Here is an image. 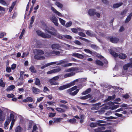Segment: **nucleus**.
Segmentation results:
<instances>
[{
	"mask_svg": "<svg viewBox=\"0 0 132 132\" xmlns=\"http://www.w3.org/2000/svg\"><path fill=\"white\" fill-rule=\"evenodd\" d=\"M33 52L35 54L34 56V58L35 59L41 60L45 59L44 56L40 55L44 54V52L42 51L39 49H35L34 50Z\"/></svg>",
	"mask_w": 132,
	"mask_h": 132,
	"instance_id": "obj_1",
	"label": "nucleus"
},
{
	"mask_svg": "<svg viewBox=\"0 0 132 132\" xmlns=\"http://www.w3.org/2000/svg\"><path fill=\"white\" fill-rule=\"evenodd\" d=\"M43 29L46 32L49 33L54 36H56L57 35V30L54 28L51 27H48L45 26Z\"/></svg>",
	"mask_w": 132,
	"mask_h": 132,
	"instance_id": "obj_2",
	"label": "nucleus"
},
{
	"mask_svg": "<svg viewBox=\"0 0 132 132\" xmlns=\"http://www.w3.org/2000/svg\"><path fill=\"white\" fill-rule=\"evenodd\" d=\"M77 88L76 86H75L72 87L69 89L67 90V92L69 94L72 96H74L76 95L78 92L79 89H77L75 91L72 92L73 91L76 89Z\"/></svg>",
	"mask_w": 132,
	"mask_h": 132,
	"instance_id": "obj_3",
	"label": "nucleus"
},
{
	"mask_svg": "<svg viewBox=\"0 0 132 132\" xmlns=\"http://www.w3.org/2000/svg\"><path fill=\"white\" fill-rule=\"evenodd\" d=\"M60 53L59 51H50L48 52H47L45 54V56L47 57H51L56 55H59Z\"/></svg>",
	"mask_w": 132,
	"mask_h": 132,
	"instance_id": "obj_4",
	"label": "nucleus"
},
{
	"mask_svg": "<svg viewBox=\"0 0 132 132\" xmlns=\"http://www.w3.org/2000/svg\"><path fill=\"white\" fill-rule=\"evenodd\" d=\"M75 81H74L72 82L67 84L61 86L59 87V89L60 90H62L68 88L70 87L75 85Z\"/></svg>",
	"mask_w": 132,
	"mask_h": 132,
	"instance_id": "obj_5",
	"label": "nucleus"
},
{
	"mask_svg": "<svg viewBox=\"0 0 132 132\" xmlns=\"http://www.w3.org/2000/svg\"><path fill=\"white\" fill-rule=\"evenodd\" d=\"M106 122L104 120H100L97 121V123H92L90 124V126L92 127H94L96 126L97 124L100 126H105V124H101V123H105Z\"/></svg>",
	"mask_w": 132,
	"mask_h": 132,
	"instance_id": "obj_6",
	"label": "nucleus"
},
{
	"mask_svg": "<svg viewBox=\"0 0 132 132\" xmlns=\"http://www.w3.org/2000/svg\"><path fill=\"white\" fill-rule=\"evenodd\" d=\"M37 34L42 37L44 38H50L51 37V36L46 34H45L42 32L41 31L38 30L36 31Z\"/></svg>",
	"mask_w": 132,
	"mask_h": 132,
	"instance_id": "obj_7",
	"label": "nucleus"
},
{
	"mask_svg": "<svg viewBox=\"0 0 132 132\" xmlns=\"http://www.w3.org/2000/svg\"><path fill=\"white\" fill-rule=\"evenodd\" d=\"M78 69L76 67H72L68 69H65L64 70V72H76L77 71Z\"/></svg>",
	"mask_w": 132,
	"mask_h": 132,
	"instance_id": "obj_8",
	"label": "nucleus"
},
{
	"mask_svg": "<svg viewBox=\"0 0 132 132\" xmlns=\"http://www.w3.org/2000/svg\"><path fill=\"white\" fill-rule=\"evenodd\" d=\"M61 70V69L59 68H57L56 69L51 70L47 72V74H51L52 73H55L60 71Z\"/></svg>",
	"mask_w": 132,
	"mask_h": 132,
	"instance_id": "obj_9",
	"label": "nucleus"
},
{
	"mask_svg": "<svg viewBox=\"0 0 132 132\" xmlns=\"http://www.w3.org/2000/svg\"><path fill=\"white\" fill-rule=\"evenodd\" d=\"M51 20L53 23L54 25L56 26H58L59 23L58 22V19L55 16H53L50 18Z\"/></svg>",
	"mask_w": 132,
	"mask_h": 132,
	"instance_id": "obj_10",
	"label": "nucleus"
},
{
	"mask_svg": "<svg viewBox=\"0 0 132 132\" xmlns=\"http://www.w3.org/2000/svg\"><path fill=\"white\" fill-rule=\"evenodd\" d=\"M56 63V62H51L49 63H47L44 65L42 66L41 67V68L42 69H43L45 68H46V67H48L50 66L55 64Z\"/></svg>",
	"mask_w": 132,
	"mask_h": 132,
	"instance_id": "obj_11",
	"label": "nucleus"
},
{
	"mask_svg": "<svg viewBox=\"0 0 132 132\" xmlns=\"http://www.w3.org/2000/svg\"><path fill=\"white\" fill-rule=\"evenodd\" d=\"M78 72H72L64 74V77L65 78L71 77L74 75L76 73Z\"/></svg>",
	"mask_w": 132,
	"mask_h": 132,
	"instance_id": "obj_12",
	"label": "nucleus"
},
{
	"mask_svg": "<svg viewBox=\"0 0 132 132\" xmlns=\"http://www.w3.org/2000/svg\"><path fill=\"white\" fill-rule=\"evenodd\" d=\"M71 30L73 32L76 34L77 33L78 31H84V30L80 28H71Z\"/></svg>",
	"mask_w": 132,
	"mask_h": 132,
	"instance_id": "obj_13",
	"label": "nucleus"
},
{
	"mask_svg": "<svg viewBox=\"0 0 132 132\" xmlns=\"http://www.w3.org/2000/svg\"><path fill=\"white\" fill-rule=\"evenodd\" d=\"M52 10L56 15L60 16H62V14L58 11H57L53 7H52L51 8Z\"/></svg>",
	"mask_w": 132,
	"mask_h": 132,
	"instance_id": "obj_14",
	"label": "nucleus"
},
{
	"mask_svg": "<svg viewBox=\"0 0 132 132\" xmlns=\"http://www.w3.org/2000/svg\"><path fill=\"white\" fill-rule=\"evenodd\" d=\"M72 55L80 59H82L84 58V56L81 54L75 53L73 54Z\"/></svg>",
	"mask_w": 132,
	"mask_h": 132,
	"instance_id": "obj_15",
	"label": "nucleus"
},
{
	"mask_svg": "<svg viewBox=\"0 0 132 132\" xmlns=\"http://www.w3.org/2000/svg\"><path fill=\"white\" fill-rule=\"evenodd\" d=\"M109 103L111 104V105H112V107H110V108L112 110H113L119 107L118 105H114L113 102H110Z\"/></svg>",
	"mask_w": 132,
	"mask_h": 132,
	"instance_id": "obj_16",
	"label": "nucleus"
},
{
	"mask_svg": "<svg viewBox=\"0 0 132 132\" xmlns=\"http://www.w3.org/2000/svg\"><path fill=\"white\" fill-rule=\"evenodd\" d=\"M95 12V10L94 9H90L88 11V14L90 16L93 15Z\"/></svg>",
	"mask_w": 132,
	"mask_h": 132,
	"instance_id": "obj_17",
	"label": "nucleus"
},
{
	"mask_svg": "<svg viewBox=\"0 0 132 132\" xmlns=\"http://www.w3.org/2000/svg\"><path fill=\"white\" fill-rule=\"evenodd\" d=\"M32 90L33 93L35 94L38 93L39 92V90L38 89L34 87H32Z\"/></svg>",
	"mask_w": 132,
	"mask_h": 132,
	"instance_id": "obj_18",
	"label": "nucleus"
},
{
	"mask_svg": "<svg viewBox=\"0 0 132 132\" xmlns=\"http://www.w3.org/2000/svg\"><path fill=\"white\" fill-rule=\"evenodd\" d=\"M60 47L59 45L57 44H53L51 46V48L52 49H59Z\"/></svg>",
	"mask_w": 132,
	"mask_h": 132,
	"instance_id": "obj_19",
	"label": "nucleus"
},
{
	"mask_svg": "<svg viewBox=\"0 0 132 132\" xmlns=\"http://www.w3.org/2000/svg\"><path fill=\"white\" fill-rule=\"evenodd\" d=\"M123 4L122 2H120L119 3H117L113 5V7L116 8L119 7L121 6Z\"/></svg>",
	"mask_w": 132,
	"mask_h": 132,
	"instance_id": "obj_20",
	"label": "nucleus"
},
{
	"mask_svg": "<svg viewBox=\"0 0 132 132\" xmlns=\"http://www.w3.org/2000/svg\"><path fill=\"white\" fill-rule=\"evenodd\" d=\"M56 110L57 112L60 113L64 112L66 111V110L65 109L60 108H57Z\"/></svg>",
	"mask_w": 132,
	"mask_h": 132,
	"instance_id": "obj_21",
	"label": "nucleus"
},
{
	"mask_svg": "<svg viewBox=\"0 0 132 132\" xmlns=\"http://www.w3.org/2000/svg\"><path fill=\"white\" fill-rule=\"evenodd\" d=\"M132 16V13H131L128 16L125 21V22L126 23L128 22L130 20Z\"/></svg>",
	"mask_w": 132,
	"mask_h": 132,
	"instance_id": "obj_22",
	"label": "nucleus"
},
{
	"mask_svg": "<svg viewBox=\"0 0 132 132\" xmlns=\"http://www.w3.org/2000/svg\"><path fill=\"white\" fill-rule=\"evenodd\" d=\"M118 38H112L110 39V41L112 43H117L119 41Z\"/></svg>",
	"mask_w": 132,
	"mask_h": 132,
	"instance_id": "obj_23",
	"label": "nucleus"
},
{
	"mask_svg": "<svg viewBox=\"0 0 132 132\" xmlns=\"http://www.w3.org/2000/svg\"><path fill=\"white\" fill-rule=\"evenodd\" d=\"M86 34L90 36H95L93 32L90 31H87L86 32Z\"/></svg>",
	"mask_w": 132,
	"mask_h": 132,
	"instance_id": "obj_24",
	"label": "nucleus"
},
{
	"mask_svg": "<svg viewBox=\"0 0 132 132\" xmlns=\"http://www.w3.org/2000/svg\"><path fill=\"white\" fill-rule=\"evenodd\" d=\"M105 129L104 127H100L97 128L95 129H94L95 132H100L102 130H104Z\"/></svg>",
	"mask_w": 132,
	"mask_h": 132,
	"instance_id": "obj_25",
	"label": "nucleus"
},
{
	"mask_svg": "<svg viewBox=\"0 0 132 132\" xmlns=\"http://www.w3.org/2000/svg\"><path fill=\"white\" fill-rule=\"evenodd\" d=\"M10 120H9V119H8L7 121L5 122L4 126V128L5 129H7L8 128V125L9 123L10 122Z\"/></svg>",
	"mask_w": 132,
	"mask_h": 132,
	"instance_id": "obj_26",
	"label": "nucleus"
},
{
	"mask_svg": "<svg viewBox=\"0 0 132 132\" xmlns=\"http://www.w3.org/2000/svg\"><path fill=\"white\" fill-rule=\"evenodd\" d=\"M29 70L31 72L33 73H36V71L35 68L33 65H32L29 68Z\"/></svg>",
	"mask_w": 132,
	"mask_h": 132,
	"instance_id": "obj_27",
	"label": "nucleus"
},
{
	"mask_svg": "<svg viewBox=\"0 0 132 132\" xmlns=\"http://www.w3.org/2000/svg\"><path fill=\"white\" fill-rule=\"evenodd\" d=\"M49 82L52 85H57L59 84L58 82H56L55 81L52 79L49 80Z\"/></svg>",
	"mask_w": 132,
	"mask_h": 132,
	"instance_id": "obj_28",
	"label": "nucleus"
},
{
	"mask_svg": "<svg viewBox=\"0 0 132 132\" xmlns=\"http://www.w3.org/2000/svg\"><path fill=\"white\" fill-rule=\"evenodd\" d=\"M69 61L68 60L64 59L63 60L60 61L59 63L57 64V65H60L62 64H64L65 63H67Z\"/></svg>",
	"mask_w": 132,
	"mask_h": 132,
	"instance_id": "obj_29",
	"label": "nucleus"
},
{
	"mask_svg": "<svg viewBox=\"0 0 132 132\" xmlns=\"http://www.w3.org/2000/svg\"><path fill=\"white\" fill-rule=\"evenodd\" d=\"M130 67V63L126 64L123 66V68L124 70L128 69V68Z\"/></svg>",
	"mask_w": 132,
	"mask_h": 132,
	"instance_id": "obj_30",
	"label": "nucleus"
},
{
	"mask_svg": "<svg viewBox=\"0 0 132 132\" xmlns=\"http://www.w3.org/2000/svg\"><path fill=\"white\" fill-rule=\"evenodd\" d=\"M91 91L90 88H89L87 89L86 91L83 92L81 94L82 95H85L86 94L89 93Z\"/></svg>",
	"mask_w": 132,
	"mask_h": 132,
	"instance_id": "obj_31",
	"label": "nucleus"
},
{
	"mask_svg": "<svg viewBox=\"0 0 132 132\" xmlns=\"http://www.w3.org/2000/svg\"><path fill=\"white\" fill-rule=\"evenodd\" d=\"M118 56L119 58L122 59H124L126 57V55L124 54L123 53H120Z\"/></svg>",
	"mask_w": 132,
	"mask_h": 132,
	"instance_id": "obj_32",
	"label": "nucleus"
},
{
	"mask_svg": "<svg viewBox=\"0 0 132 132\" xmlns=\"http://www.w3.org/2000/svg\"><path fill=\"white\" fill-rule=\"evenodd\" d=\"M22 129L20 126L17 127L15 130V132H21Z\"/></svg>",
	"mask_w": 132,
	"mask_h": 132,
	"instance_id": "obj_33",
	"label": "nucleus"
},
{
	"mask_svg": "<svg viewBox=\"0 0 132 132\" xmlns=\"http://www.w3.org/2000/svg\"><path fill=\"white\" fill-rule=\"evenodd\" d=\"M35 84L38 86H39L40 85V83L39 79L37 78L35 79Z\"/></svg>",
	"mask_w": 132,
	"mask_h": 132,
	"instance_id": "obj_34",
	"label": "nucleus"
},
{
	"mask_svg": "<svg viewBox=\"0 0 132 132\" xmlns=\"http://www.w3.org/2000/svg\"><path fill=\"white\" fill-rule=\"evenodd\" d=\"M15 86L13 85H12L6 89V90L7 91H10L12 90L15 88Z\"/></svg>",
	"mask_w": 132,
	"mask_h": 132,
	"instance_id": "obj_35",
	"label": "nucleus"
},
{
	"mask_svg": "<svg viewBox=\"0 0 132 132\" xmlns=\"http://www.w3.org/2000/svg\"><path fill=\"white\" fill-rule=\"evenodd\" d=\"M14 116L12 113H11L10 115V120H12V121L14 122L15 120L14 119Z\"/></svg>",
	"mask_w": 132,
	"mask_h": 132,
	"instance_id": "obj_36",
	"label": "nucleus"
},
{
	"mask_svg": "<svg viewBox=\"0 0 132 132\" xmlns=\"http://www.w3.org/2000/svg\"><path fill=\"white\" fill-rule=\"evenodd\" d=\"M59 20L60 23H61L62 25L63 26L65 25V20L60 18H59Z\"/></svg>",
	"mask_w": 132,
	"mask_h": 132,
	"instance_id": "obj_37",
	"label": "nucleus"
},
{
	"mask_svg": "<svg viewBox=\"0 0 132 132\" xmlns=\"http://www.w3.org/2000/svg\"><path fill=\"white\" fill-rule=\"evenodd\" d=\"M115 97V95H114L112 96H109L108 97V98L106 100L108 101L110 100H113Z\"/></svg>",
	"mask_w": 132,
	"mask_h": 132,
	"instance_id": "obj_38",
	"label": "nucleus"
},
{
	"mask_svg": "<svg viewBox=\"0 0 132 132\" xmlns=\"http://www.w3.org/2000/svg\"><path fill=\"white\" fill-rule=\"evenodd\" d=\"M35 19V17L34 16H32L31 18L30 22V26H31V27H32V24L33 23Z\"/></svg>",
	"mask_w": 132,
	"mask_h": 132,
	"instance_id": "obj_39",
	"label": "nucleus"
},
{
	"mask_svg": "<svg viewBox=\"0 0 132 132\" xmlns=\"http://www.w3.org/2000/svg\"><path fill=\"white\" fill-rule=\"evenodd\" d=\"M55 4L59 7L62 8L63 7L62 4L59 2H56L55 3Z\"/></svg>",
	"mask_w": 132,
	"mask_h": 132,
	"instance_id": "obj_40",
	"label": "nucleus"
},
{
	"mask_svg": "<svg viewBox=\"0 0 132 132\" xmlns=\"http://www.w3.org/2000/svg\"><path fill=\"white\" fill-rule=\"evenodd\" d=\"M59 106L60 107L64 108L65 109H69V108L68 106H67V105H64V104H59Z\"/></svg>",
	"mask_w": 132,
	"mask_h": 132,
	"instance_id": "obj_41",
	"label": "nucleus"
},
{
	"mask_svg": "<svg viewBox=\"0 0 132 132\" xmlns=\"http://www.w3.org/2000/svg\"><path fill=\"white\" fill-rule=\"evenodd\" d=\"M96 63L98 65H100L101 66H102L103 65V63L101 61L97 60L95 61Z\"/></svg>",
	"mask_w": 132,
	"mask_h": 132,
	"instance_id": "obj_42",
	"label": "nucleus"
},
{
	"mask_svg": "<svg viewBox=\"0 0 132 132\" xmlns=\"http://www.w3.org/2000/svg\"><path fill=\"white\" fill-rule=\"evenodd\" d=\"M110 52L111 54L114 57H118V55L116 53L113 51H111V52L110 51Z\"/></svg>",
	"mask_w": 132,
	"mask_h": 132,
	"instance_id": "obj_43",
	"label": "nucleus"
},
{
	"mask_svg": "<svg viewBox=\"0 0 132 132\" xmlns=\"http://www.w3.org/2000/svg\"><path fill=\"white\" fill-rule=\"evenodd\" d=\"M5 84L3 82V80L0 79V86L4 87L5 86Z\"/></svg>",
	"mask_w": 132,
	"mask_h": 132,
	"instance_id": "obj_44",
	"label": "nucleus"
},
{
	"mask_svg": "<svg viewBox=\"0 0 132 132\" xmlns=\"http://www.w3.org/2000/svg\"><path fill=\"white\" fill-rule=\"evenodd\" d=\"M72 24V22L71 21H69L67 22L65 25L66 27L67 28L70 27Z\"/></svg>",
	"mask_w": 132,
	"mask_h": 132,
	"instance_id": "obj_45",
	"label": "nucleus"
},
{
	"mask_svg": "<svg viewBox=\"0 0 132 132\" xmlns=\"http://www.w3.org/2000/svg\"><path fill=\"white\" fill-rule=\"evenodd\" d=\"M63 36L67 39H70L72 38V37L69 35H63Z\"/></svg>",
	"mask_w": 132,
	"mask_h": 132,
	"instance_id": "obj_46",
	"label": "nucleus"
},
{
	"mask_svg": "<svg viewBox=\"0 0 132 132\" xmlns=\"http://www.w3.org/2000/svg\"><path fill=\"white\" fill-rule=\"evenodd\" d=\"M126 71L125 70H123L122 71V73L120 74L119 75V76L123 77L126 74Z\"/></svg>",
	"mask_w": 132,
	"mask_h": 132,
	"instance_id": "obj_47",
	"label": "nucleus"
},
{
	"mask_svg": "<svg viewBox=\"0 0 132 132\" xmlns=\"http://www.w3.org/2000/svg\"><path fill=\"white\" fill-rule=\"evenodd\" d=\"M127 12V11L125 10L121 13V14L122 16V17H124L126 16Z\"/></svg>",
	"mask_w": 132,
	"mask_h": 132,
	"instance_id": "obj_48",
	"label": "nucleus"
},
{
	"mask_svg": "<svg viewBox=\"0 0 132 132\" xmlns=\"http://www.w3.org/2000/svg\"><path fill=\"white\" fill-rule=\"evenodd\" d=\"M62 118H57L54 119V122H60L61 119H62Z\"/></svg>",
	"mask_w": 132,
	"mask_h": 132,
	"instance_id": "obj_49",
	"label": "nucleus"
},
{
	"mask_svg": "<svg viewBox=\"0 0 132 132\" xmlns=\"http://www.w3.org/2000/svg\"><path fill=\"white\" fill-rule=\"evenodd\" d=\"M105 118L107 119L109 121L111 120V119H115L116 118L112 116H110L108 117H105Z\"/></svg>",
	"mask_w": 132,
	"mask_h": 132,
	"instance_id": "obj_50",
	"label": "nucleus"
},
{
	"mask_svg": "<svg viewBox=\"0 0 132 132\" xmlns=\"http://www.w3.org/2000/svg\"><path fill=\"white\" fill-rule=\"evenodd\" d=\"M76 120L74 118H73L72 119H69L68 121L69 122L72 123H73L76 122Z\"/></svg>",
	"mask_w": 132,
	"mask_h": 132,
	"instance_id": "obj_51",
	"label": "nucleus"
},
{
	"mask_svg": "<svg viewBox=\"0 0 132 132\" xmlns=\"http://www.w3.org/2000/svg\"><path fill=\"white\" fill-rule=\"evenodd\" d=\"M73 42L76 44L79 45H81V44L80 42L77 40H76L74 41Z\"/></svg>",
	"mask_w": 132,
	"mask_h": 132,
	"instance_id": "obj_52",
	"label": "nucleus"
},
{
	"mask_svg": "<svg viewBox=\"0 0 132 132\" xmlns=\"http://www.w3.org/2000/svg\"><path fill=\"white\" fill-rule=\"evenodd\" d=\"M84 51L90 54H92V51L88 49H84Z\"/></svg>",
	"mask_w": 132,
	"mask_h": 132,
	"instance_id": "obj_53",
	"label": "nucleus"
},
{
	"mask_svg": "<svg viewBox=\"0 0 132 132\" xmlns=\"http://www.w3.org/2000/svg\"><path fill=\"white\" fill-rule=\"evenodd\" d=\"M73 64L72 63H67L64 64L63 65V66L64 67H69L71 66L72 65H73L72 64Z\"/></svg>",
	"mask_w": 132,
	"mask_h": 132,
	"instance_id": "obj_54",
	"label": "nucleus"
},
{
	"mask_svg": "<svg viewBox=\"0 0 132 132\" xmlns=\"http://www.w3.org/2000/svg\"><path fill=\"white\" fill-rule=\"evenodd\" d=\"M0 3L1 4L4 5H6V2L4 0H0Z\"/></svg>",
	"mask_w": 132,
	"mask_h": 132,
	"instance_id": "obj_55",
	"label": "nucleus"
},
{
	"mask_svg": "<svg viewBox=\"0 0 132 132\" xmlns=\"http://www.w3.org/2000/svg\"><path fill=\"white\" fill-rule=\"evenodd\" d=\"M14 96L12 94H9L7 95V97L9 98H13L14 97Z\"/></svg>",
	"mask_w": 132,
	"mask_h": 132,
	"instance_id": "obj_56",
	"label": "nucleus"
},
{
	"mask_svg": "<svg viewBox=\"0 0 132 132\" xmlns=\"http://www.w3.org/2000/svg\"><path fill=\"white\" fill-rule=\"evenodd\" d=\"M6 33L5 32H2L0 34V38H1L3 37L4 36L6 35Z\"/></svg>",
	"mask_w": 132,
	"mask_h": 132,
	"instance_id": "obj_57",
	"label": "nucleus"
},
{
	"mask_svg": "<svg viewBox=\"0 0 132 132\" xmlns=\"http://www.w3.org/2000/svg\"><path fill=\"white\" fill-rule=\"evenodd\" d=\"M101 103H97L95 105V106L96 107H97V108L100 107L102 106V105H101ZM103 104L102 105H103ZM103 105H102V106Z\"/></svg>",
	"mask_w": 132,
	"mask_h": 132,
	"instance_id": "obj_58",
	"label": "nucleus"
},
{
	"mask_svg": "<svg viewBox=\"0 0 132 132\" xmlns=\"http://www.w3.org/2000/svg\"><path fill=\"white\" fill-rule=\"evenodd\" d=\"M56 36V37L62 39L63 38L61 34H58V33H57V35Z\"/></svg>",
	"mask_w": 132,
	"mask_h": 132,
	"instance_id": "obj_59",
	"label": "nucleus"
},
{
	"mask_svg": "<svg viewBox=\"0 0 132 132\" xmlns=\"http://www.w3.org/2000/svg\"><path fill=\"white\" fill-rule=\"evenodd\" d=\"M55 113H49V116L50 117H54L55 115Z\"/></svg>",
	"mask_w": 132,
	"mask_h": 132,
	"instance_id": "obj_60",
	"label": "nucleus"
},
{
	"mask_svg": "<svg viewBox=\"0 0 132 132\" xmlns=\"http://www.w3.org/2000/svg\"><path fill=\"white\" fill-rule=\"evenodd\" d=\"M78 34L79 35L81 36L85 37L86 36L85 34L84 33L82 32H79Z\"/></svg>",
	"mask_w": 132,
	"mask_h": 132,
	"instance_id": "obj_61",
	"label": "nucleus"
},
{
	"mask_svg": "<svg viewBox=\"0 0 132 132\" xmlns=\"http://www.w3.org/2000/svg\"><path fill=\"white\" fill-rule=\"evenodd\" d=\"M6 71L8 72H10L11 71V68L9 67H7L6 69Z\"/></svg>",
	"mask_w": 132,
	"mask_h": 132,
	"instance_id": "obj_62",
	"label": "nucleus"
},
{
	"mask_svg": "<svg viewBox=\"0 0 132 132\" xmlns=\"http://www.w3.org/2000/svg\"><path fill=\"white\" fill-rule=\"evenodd\" d=\"M60 102L64 104H66L67 103V101L64 100H61L60 101Z\"/></svg>",
	"mask_w": 132,
	"mask_h": 132,
	"instance_id": "obj_63",
	"label": "nucleus"
},
{
	"mask_svg": "<svg viewBox=\"0 0 132 132\" xmlns=\"http://www.w3.org/2000/svg\"><path fill=\"white\" fill-rule=\"evenodd\" d=\"M59 77L58 76H57L55 77H53L52 78V79L56 81L58 80V79H59Z\"/></svg>",
	"mask_w": 132,
	"mask_h": 132,
	"instance_id": "obj_64",
	"label": "nucleus"
}]
</instances>
